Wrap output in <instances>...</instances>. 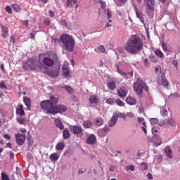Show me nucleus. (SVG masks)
<instances>
[{
	"mask_svg": "<svg viewBox=\"0 0 180 180\" xmlns=\"http://www.w3.org/2000/svg\"><path fill=\"white\" fill-rule=\"evenodd\" d=\"M125 50L129 54H137L143 50V39L136 34L131 35L127 41Z\"/></svg>",
	"mask_w": 180,
	"mask_h": 180,
	"instance_id": "1",
	"label": "nucleus"
},
{
	"mask_svg": "<svg viewBox=\"0 0 180 180\" xmlns=\"http://www.w3.org/2000/svg\"><path fill=\"white\" fill-rule=\"evenodd\" d=\"M57 60H58V56H57V53L53 51L39 55V67L40 68H44L45 70H47L49 67L54 65V63Z\"/></svg>",
	"mask_w": 180,
	"mask_h": 180,
	"instance_id": "2",
	"label": "nucleus"
},
{
	"mask_svg": "<svg viewBox=\"0 0 180 180\" xmlns=\"http://www.w3.org/2000/svg\"><path fill=\"white\" fill-rule=\"evenodd\" d=\"M42 107L44 110H46V113H48V115H56L58 113H64L67 112V107L63 104L52 105L49 103H48V104L42 103Z\"/></svg>",
	"mask_w": 180,
	"mask_h": 180,
	"instance_id": "3",
	"label": "nucleus"
},
{
	"mask_svg": "<svg viewBox=\"0 0 180 180\" xmlns=\"http://www.w3.org/2000/svg\"><path fill=\"white\" fill-rule=\"evenodd\" d=\"M63 47L64 50L68 51L69 53H72L74 51V46H75V39L72 36H70L68 34H64L61 35V39Z\"/></svg>",
	"mask_w": 180,
	"mask_h": 180,
	"instance_id": "4",
	"label": "nucleus"
},
{
	"mask_svg": "<svg viewBox=\"0 0 180 180\" xmlns=\"http://www.w3.org/2000/svg\"><path fill=\"white\" fill-rule=\"evenodd\" d=\"M134 89L138 96H141V95H143V89L146 92L148 91V86L140 78H137L136 81L134 83Z\"/></svg>",
	"mask_w": 180,
	"mask_h": 180,
	"instance_id": "5",
	"label": "nucleus"
},
{
	"mask_svg": "<svg viewBox=\"0 0 180 180\" xmlns=\"http://www.w3.org/2000/svg\"><path fill=\"white\" fill-rule=\"evenodd\" d=\"M146 13L150 19L154 18V6L155 0H145Z\"/></svg>",
	"mask_w": 180,
	"mask_h": 180,
	"instance_id": "6",
	"label": "nucleus"
},
{
	"mask_svg": "<svg viewBox=\"0 0 180 180\" xmlns=\"http://www.w3.org/2000/svg\"><path fill=\"white\" fill-rule=\"evenodd\" d=\"M37 67L36 60L33 58H28L27 60L22 64V68L25 71H34V70H36Z\"/></svg>",
	"mask_w": 180,
	"mask_h": 180,
	"instance_id": "7",
	"label": "nucleus"
},
{
	"mask_svg": "<svg viewBox=\"0 0 180 180\" xmlns=\"http://www.w3.org/2000/svg\"><path fill=\"white\" fill-rule=\"evenodd\" d=\"M159 128L158 127H153L152 128V133L153 134V146L154 147H158V146H161V138L158 135H157V133H158Z\"/></svg>",
	"mask_w": 180,
	"mask_h": 180,
	"instance_id": "8",
	"label": "nucleus"
},
{
	"mask_svg": "<svg viewBox=\"0 0 180 180\" xmlns=\"http://www.w3.org/2000/svg\"><path fill=\"white\" fill-rule=\"evenodd\" d=\"M58 99H59V97L58 96H51L50 98H49V100H45L44 101H41L40 103V106L42 109H44L43 108V103H50V105H51L52 106H57V104L58 103Z\"/></svg>",
	"mask_w": 180,
	"mask_h": 180,
	"instance_id": "9",
	"label": "nucleus"
},
{
	"mask_svg": "<svg viewBox=\"0 0 180 180\" xmlns=\"http://www.w3.org/2000/svg\"><path fill=\"white\" fill-rule=\"evenodd\" d=\"M60 72V65L58 64L54 65L51 69L46 72L47 75L52 77L53 78L58 77Z\"/></svg>",
	"mask_w": 180,
	"mask_h": 180,
	"instance_id": "10",
	"label": "nucleus"
},
{
	"mask_svg": "<svg viewBox=\"0 0 180 180\" xmlns=\"http://www.w3.org/2000/svg\"><path fill=\"white\" fill-rule=\"evenodd\" d=\"M134 9L135 11L136 18L139 19L140 22L143 25V27L145 29H147V25H146V22L144 20V14L141 11H139V9H137V6H136L134 4H133Z\"/></svg>",
	"mask_w": 180,
	"mask_h": 180,
	"instance_id": "11",
	"label": "nucleus"
},
{
	"mask_svg": "<svg viewBox=\"0 0 180 180\" xmlns=\"http://www.w3.org/2000/svg\"><path fill=\"white\" fill-rule=\"evenodd\" d=\"M15 141L18 146H23L26 141V134L18 133L15 134Z\"/></svg>",
	"mask_w": 180,
	"mask_h": 180,
	"instance_id": "12",
	"label": "nucleus"
},
{
	"mask_svg": "<svg viewBox=\"0 0 180 180\" xmlns=\"http://www.w3.org/2000/svg\"><path fill=\"white\" fill-rule=\"evenodd\" d=\"M116 67H117V72H118V74H120V75L125 78V79H129V78H132L133 71L126 73L123 72V70H120V68H119V65H117Z\"/></svg>",
	"mask_w": 180,
	"mask_h": 180,
	"instance_id": "13",
	"label": "nucleus"
},
{
	"mask_svg": "<svg viewBox=\"0 0 180 180\" xmlns=\"http://www.w3.org/2000/svg\"><path fill=\"white\" fill-rule=\"evenodd\" d=\"M70 130L73 134H80L82 132V127L78 125L70 126Z\"/></svg>",
	"mask_w": 180,
	"mask_h": 180,
	"instance_id": "14",
	"label": "nucleus"
},
{
	"mask_svg": "<svg viewBox=\"0 0 180 180\" xmlns=\"http://www.w3.org/2000/svg\"><path fill=\"white\" fill-rule=\"evenodd\" d=\"M86 144L90 146H95L96 144V136L94 134H91L90 136L86 140Z\"/></svg>",
	"mask_w": 180,
	"mask_h": 180,
	"instance_id": "15",
	"label": "nucleus"
},
{
	"mask_svg": "<svg viewBox=\"0 0 180 180\" xmlns=\"http://www.w3.org/2000/svg\"><path fill=\"white\" fill-rule=\"evenodd\" d=\"M117 120H119L117 118V115L114 114V112H113V115H112L110 120L108 122V127H115V126H116V123H117Z\"/></svg>",
	"mask_w": 180,
	"mask_h": 180,
	"instance_id": "16",
	"label": "nucleus"
},
{
	"mask_svg": "<svg viewBox=\"0 0 180 180\" xmlns=\"http://www.w3.org/2000/svg\"><path fill=\"white\" fill-rule=\"evenodd\" d=\"M161 78H162V86H164V88H166V89H168V88L169 86V82L165 78V72L161 73Z\"/></svg>",
	"mask_w": 180,
	"mask_h": 180,
	"instance_id": "17",
	"label": "nucleus"
},
{
	"mask_svg": "<svg viewBox=\"0 0 180 180\" xmlns=\"http://www.w3.org/2000/svg\"><path fill=\"white\" fill-rule=\"evenodd\" d=\"M166 126H170L171 127H175L176 126V123H175V120L172 117H169L166 119Z\"/></svg>",
	"mask_w": 180,
	"mask_h": 180,
	"instance_id": "18",
	"label": "nucleus"
},
{
	"mask_svg": "<svg viewBox=\"0 0 180 180\" xmlns=\"http://www.w3.org/2000/svg\"><path fill=\"white\" fill-rule=\"evenodd\" d=\"M1 28L2 32V37H8V36H9V30L8 29V27L1 25Z\"/></svg>",
	"mask_w": 180,
	"mask_h": 180,
	"instance_id": "19",
	"label": "nucleus"
},
{
	"mask_svg": "<svg viewBox=\"0 0 180 180\" xmlns=\"http://www.w3.org/2000/svg\"><path fill=\"white\" fill-rule=\"evenodd\" d=\"M117 95L120 98H126V96H127V90H126V89L121 88L118 90Z\"/></svg>",
	"mask_w": 180,
	"mask_h": 180,
	"instance_id": "20",
	"label": "nucleus"
},
{
	"mask_svg": "<svg viewBox=\"0 0 180 180\" xmlns=\"http://www.w3.org/2000/svg\"><path fill=\"white\" fill-rule=\"evenodd\" d=\"M15 113L19 116H25V110H23V105H18V108H16Z\"/></svg>",
	"mask_w": 180,
	"mask_h": 180,
	"instance_id": "21",
	"label": "nucleus"
},
{
	"mask_svg": "<svg viewBox=\"0 0 180 180\" xmlns=\"http://www.w3.org/2000/svg\"><path fill=\"white\" fill-rule=\"evenodd\" d=\"M23 102H24L25 105L27 106V110H30V108H32L30 99L29 98H27V96H25L23 98Z\"/></svg>",
	"mask_w": 180,
	"mask_h": 180,
	"instance_id": "22",
	"label": "nucleus"
},
{
	"mask_svg": "<svg viewBox=\"0 0 180 180\" xmlns=\"http://www.w3.org/2000/svg\"><path fill=\"white\" fill-rule=\"evenodd\" d=\"M165 153L167 158H172V150L169 148V146L165 147Z\"/></svg>",
	"mask_w": 180,
	"mask_h": 180,
	"instance_id": "23",
	"label": "nucleus"
},
{
	"mask_svg": "<svg viewBox=\"0 0 180 180\" xmlns=\"http://www.w3.org/2000/svg\"><path fill=\"white\" fill-rule=\"evenodd\" d=\"M126 102L127 103H128V105H136V98L129 96L126 98Z\"/></svg>",
	"mask_w": 180,
	"mask_h": 180,
	"instance_id": "24",
	"label": "nucleus"
},
{
	"mask_svg": "<svg viewBox=\"0 0 180 180\" xmlns=\"http://www.w3.org/2000/svg\"><path fill=\"white\" fill-rule=\"evenodd\" d=\"M51 43H53V44H58L59 46H61V43H62L61 36H60V39H57V38L51 37Z\"/></svg>",
	"mask_w": 180,
	"mask_h": 180,
	"instance_id": "25",
	"label": "nucleus"
},
{
	"mask_svg": "<svg viewBox=\"0 0 180 180\" xmlns=\"http://www.w3.org/2000/svg\"><path fill=\"white\" fill-rule=\"evenodd\" d=\"M62 88H63V89H65V91L68 92V94L69 95H72V94H74V89H72V87H71L68 85L62 86Z\"/></svg>",
	"mask_w": 180,
	"mask_h": 180,
	"instance_id": "26",
	"label": "nucleus"
},
{
	"mask_svg": "<svg viewBox=\"0 0 180 180\" xmlns=\"http://www.w3.org/2000/svg\"><path fill=\"white\" fill-rule=\"evenodd\" d=\"M64 147H65V144H64L63 142H60L56 146V151H63Z\"/></svg>",
	"mask_w": 180,
	"mask_h": 180,
	"instance_id": "27",
	"label": "nucleus"
},
{
	"mask_svg": "<svg viewBox=\"0 0 180 180\" xmlns=\"http://www.w3.org/2000/svg\"><path fill=\"white\" fill-rule=\"evenodd\" d=\"M55 124L60 130L64 129V125H63V122H61V120L58 119H55Z\"/></svg>",
	"mask_w": 180,
	"mask_h": 180,
	"instance_id": "28",
	"label": "nucleus"
},
{
	"mask_svg": "<svg viewBox=\"0 0 180 180\" xmlns=\"http://www.w3.org/2000/svg\"><path fill=\"white\" fill-rule=\"evenodd\" d=\"M96 126H102L103 124V119L102 117H96L94 120Z\"/></svg>",
	"mask_w": 180,
	"mask_h": 180,
	"instance_id": "29",
	"label": "nucleus"
},
{
	"mask_svg": "<svg viewBox=\"0 0 180 180\" xmlns=\"http://www.w3.org/2000/svg\"><path fill=\"white\" fill-rule=\"evenodd\" d=\"M107 86L110 91H115L116 89V83L115 82H110L107 84Z\"/></svg>",
	"mask_w": 180,
	"mask_h": 180,
	"instance_id": "30",
	"label": "nucleus"
},
{
	"mask_svg": "<svg viewBox=\"0 0 180 180\" xmlns=\"http://www.w3.org/2000/svg\"><path fill=\"white\" fill-rule=\"evenodd\" d=\"M49 158L50 160H51V161H58L60 157L58 156V155H57L56 153H53L50 155Z\"/></svg>",
	"mask_w": 180,
	"mask_h": 180,
	"instance_id": "31",
	"label": "nucleus"
},
{
	"mask_svg": "<svg viewBox=\"0 0 180 180\" xmlns=\"http://www.w3.org/2000/svg\"><path fill=\"white\" fill-rule=\"evenodd\" d=\"M27 140L29 146H33L34 141H33V138H32L30 132L29 131L27 132Z\"/></svg>",
	"mask_w": 180,
	"mask_h": 180,
	"instance_id": "32",
	"label": "nucleus"
},
{
	"mask_svg": "<svg viewBox=\"0 0 180 180\" xmlns=\"http://www.w3.org/2000/svg\"><path fill=\"white\" fill-rule=\"evenodd\" d=\"M89 101L91 104L98 103V98L96 97V96H90Z\"/></svg>",
	"mask_w": 180,
	"mask_h": 180,
	"instance_id": "33",
	"label": "nucleus"
},
{
	"mask_svg": "<svg viewBox=\"0 0 180 180\" xmlns=\"http://www.w3.org/2000/svg\"><path fill=\"white\" fill-rule=\"evenodd\" d=\"M63 136L64 140H67V139H70V131H68V129L63 130Z\"/></svg>",
	"mask_w": 180,
	"mask_h": 180,
	"instance_id": "34",
	"label": "nucleus"
},
{
	"mask_svg": "<svg viewBox=\"0 0 180 180\" xmlns=\"http://www.w3.org/2000/svg\"><path fill=\"white\" fill-rule=\"evenodd\" d=\"M114 115H117V119H119V117H121V119L126 120V114L124 113H122L120 112H114Z\"/></svg>",
	"mask_w": 180,
	"mask_h": 180,
	"instance_id": "35",
	"label": "nucleus"
},
{
	"mask_svg": "<svg viewBox=\"0 0 180 180\" xmlns=\"http://www.w3.org/2000/svg\"><path fill=\"white\" fill-rule=\"evenodd\" d=\"M12 8L14 12H16L17 13H19V12L22 11V9L20 8V6L18 4H13Z\"/></svg>",
	"mask_w": 180,
	"mask_h": 180,
	"instance_id": "36",
	"label": "nucleus"
},
{
	"mask_svg": "<svg viewBox=\"0 0 180 180\" xmlns=\"http://www.w3.org/2000/svg\"><path fill=\"white\" fill-rule=\"evenodd\" d=\"M139 169L141 171H147V169H148V165H147V163L143 162L141 164Z\"/></svg>",
	"mask_w": 180,
	"mask_h": 180,
	"instance_id": "37",
	"label": "nucleus"
},
{
	"mask_svg": "<svg viewBox=\"0 0 180 180\" xmlns=\"http://www.w3.org/2000/svg\"><path fill=\"white\" fill-rule=\"evenodd\" d=\"M83 126L84 127H85V129H89V127H92V123L91 122V121H84L83 122Z\"/></svg>",
	"mask_w": 180,
	"mask_h": 180,
	"instance_id": "38",
	"label": "nucleus"
},
{
	"mask_svg": "<svg viewBox=\"0 0 180 180\" xmlns=\"http://www.w3.org/2000/svg\"><path fill=\"white\" fill-rule=\"evenodd\" d=\"M162 49L164 51H169L168 45L164 41H162Z\"/></svg>",
	"mask_w": 180,
	"mask_h": 180,
	"instance_id": "39",
	"label": "nucleus"
},
{
	"mask_svg": "<svg viewBox=\"0 0 180 180\" xmlns=\"http://www.w3.org/2000/svg\"><path fill=\"white\" fill-rule=\"evenodd\" d=\"M155 56H158V57H160V58H162L164 56V53H162V51L160 49H157L155 51Z\"/></svg>",
	"mask_w": 180,
	"mask_h": 180,
	"instance_id": "40",
	"label": "nucleus"
},
{
	"mask_svg": "<svg viewBox=\"0 0 180 180\" xmlns=\"http://www.w3.org/2000/svg\"><path fill=\"white\" fill-rule=\"evenodd\" d=\"M150 122L152 126H154L158 123V119L157 118H150Z\"/></svg>",
	"mask_w": 180,
	"mask_h": 180,
	"instance_id": "41",
	"label": "nucleus"
},
{
	"mask_svg": "<svg viewBox=\"0 0 180 180\" xmlns=\"http://www.w3.org/2000/svg\"><path fill=\"white\" fill-rule=\"evenodd\" d=\"M160 114L163 117H165V116L168 115V111L167 110V109L162 108L160 110Z\"/></svg>",
	"mask_w": 180,
	"mask_h": 180,
	"instance_id": "42",
	"label": "nucleus"
},
{
	"mask_svg": "<svg viewBox=\"0 0 180 180\" xmlns=\"http://www.w3.org/2000/svg\"><path fill=\"white\" fill-rule=\"evenodd\" d=\"M66 5L68 8H74V4L72 3V0H67Z\"/></svg>",
	"mask_w": 180,
	"mask_h": 180,
	"instance_id": "43",
	"label": "nucleus"
},
{
	"mask_svg": "<svg viewBox=\"0 0 180 180\" xmlns=\"http://www.w3.org/2000/svg\"><path fill=\"white\" fill-rule=\"evenodd\" d=\"M17 122L20 124H25V118L22 117H17Z\"/></svg>",
	"mask_w": 180,
	"mask_h": 180,
	"instance_id": "44",
	"label": "nucleus"
},
{
	"mask_svg": "<svg viewBox=\"0 0 180 180\" xmlns=\"http://www.w3.org/2000/svg\"><path fill=\"white\" fill-rule=\"evenodd\" d=\"M125 169L127 171H131L132 172L136 171V167L133 166V165H130V166H127Z\"/></svg>",
	"mask_w": 180,
	"mask_h": 180,
	"instance_id": "45",
	"label": "nucleus"
},
{
	"mask_svg": "<svg viewBox=\"0 0 180 180\" xmlns=\"http://www.w3.org/2000/svg\"><path fill=\"white\" fill-rule=\"evenodd\" d=\"M138 122H139V123H141V124H143V126H146V121H145L144 118H143V117H139Z\"/></svg>",
	"mask_w": 180,
	"mask_h": 180,
	"instance_id": "46",
	"label": "nucleus"
},
{
	"mask_svg": "<svg viewBox=\"0 0 180 180\" xmlns=\"http://www.w3.org/2000/svg\"><path fill=\"white\" fill-rule=\"evenodd\" d=\"M115 100L114 98H108L106 100L105 103H108V105H115Z\"/></svg>",
	"mask_w": 180,
	"mask_h": 180,
	"instance_id": "47",
	"label": "nucleus"
},
{
	"mask_svg": "<svg viewBox=\"0 0 180 180\" xmlns=\"http://www.w3.org/2000/svg\"><path fill=\"white\" fill-rule=\"evenodd\" d=\"M64 77H68L70 75V70L68 68H63V70Z\"/></svg>",
	"mask_w": 180,
	"mask_h": 180,
	"instance_id": "48",
	"label": "nucleus"
},
{
	"mask_svg": "<svg viewBox=\"0 0 180 180\" xmlns=\"http://www.w3.org/2000/svg\"><path fill=\"white\" fill-rule=\"evenodd\" d=\"M1 180H10L9 176L4 172L1 173Z\"/></svg>",
	"mask_w": 180,
	"mask_h": 180,
	"instance_id": "49",
	"label": "nucleus"
},
{
	"mask_svg": "<svg viewBox=\"0 0 180 180\" xmlns=\"http://www.w3.org/2000/svg\"><path fill=\"white\" fill-rule=\"evenodd\" d=\"M143 64H144L145 67H146L147 68H148V67H150V60H148V58H145L143 60Z\"/></svg>",
	"mask_w": 180,
	"mask_h": 180,
	"instance_id": "50",
	"label": "nucleus"
},
{
	"mask_svg": "<svg viewBox=\"0 0 180 180\" xmlns=\"http://www.w3.org/2000/svg\"><path fill=\"white\" fill-rule=\"evenodd\" d=\"M128 119H131V117H134V114H133V112H127L125 114V119L126 118Z\"/></svg>",
	"mask_w": 180,
	"mask_h": 180,
	"instance_id": "51",
	"label": "nucleus"
},
{
	"mask_svg": "<svg viewBox=\"0 0 180 180\" xmlns=\"http://www.w3.org/2000/svg\"><path fill=\"white\" fill-rule=\"evenodd\" d=\"M5 9H6V12H7V13L12 15V8L10 6H6Z\"/></svg>",
	"mask_w": 180,
	"mask_h": 180,
	"instance_id": "52",
	"label": "nucleus"
},
{
	"mask_svg": "<svg viewBox=\"0 0 180 180\" xmlns=\"http://www.w3.org/2000/svg\"><path fill=\"white\" fill-rule=\"evenodd\" d=\"M115 103H117L118 106H124V103H123V101L120 99L116 100Z\"/></svg>",
	"mask_w": 180,
	"mask_h": 180,
	"instance_id": "53",
	"label": "nucleus"
},
{
	"mask_svg": "<svg viewBox=\"0 0 180 180\" xmlns=\"http://www.w3.org/2000/svg\"><path fill=\"white\" fill-rule=\"evenodd\" d=\"M105 13H107V16L108 19H110L112 18V11L108 9L107 11H105Z\"/></svg>",
	"mask_w": 180,
	"mask_h": 180,
	"instance_id": "54",
	"label": "nucleus"
},
{
	"mask_svg": "<svg viewBox=\"0 0 180 180\" xmlns=\"http://www.w3.org/2000/svg\"><path fill=\"white\" fill-rule=\"evenodd\" d=\"M158 126H167V121L166 120H162L158 123Z\"/></svg>",
	"mask_w": 180,
	"mask_h": 180,
	"instance_id": "55",
	"label": "nucleus"
},
{
	"mask_svg": "<svg viewBox=\"0 0 180 180\" xmlns=\"http://www.w3.org/2000/svg\"><path fill=\"white\" fill-rule=\"evenodd\" d=\"M150 60L152 63H157V61H158V60H157V58L155 57V56H154V54H152V56H150Z\"/></svg>",
	"mask_w": 180,
	"mask_h": 180,
	"instance_id": "56",
	"label": "nucleus"
},
{
	"mask_svg": "<svg viewBox=\"0 0 180 180\" xmlns=\"http://www.w3.org/2000/svg\"><path fill=\"white\" fill-rule=\"evenodd\" d=\"M98 50L99 51H101V53H105V51H106L105 46H103V45H101L100 46H98Z\"/></svg>",
	"mask_w": 180,
	"mask_h": 180,
	"instance_id": "57",
	"label": "nucleus"
},
{
	"mask_svg": "<svg viewBox=\"0 0 180 180\" xmlns=\"http://www.w3.org/2000/svg\"><path fill=\"white\" fill-rule=\"evenodd\" d=\"M0 88L1 89H7V86H6V85L5 84V82H0Z\"/></svg>",
	"mask_w": 180,
	"mask_h": 180,
	"instance_id": "58",
	"label": "nucleus"
},
{
	"mask_svg": "<svg viewBox=\"0 0 180 180\" xmlns=\"http://www.w3.org/2000/svg\"><path fill=\"white\" fill-rule=\"evenodd\" d=\"M136 155H137V157H138L139 158H141V157H143V156L144 155V153H143V150H139V151L137 152Z\"/></svg>",
	"mask_w": 180,
	"mask_h": 180,
	"instance_id": "59",
	"label": "nucleus"
},
{
	"mask_svg": "<svg viewBox=\"0 0 180 180\" xmlns=\"http://www.w3.org/2000/svg\"><path fill=\"white\" fill-rule=\"evenodd\" d=\"M100 4L101 5V9H106V3L105 1H100Z\"/></svg>",
	"mask_w": 180,
	"mask_h": 180,
	"instance_id": "60",
	"label": "nucleus"
},
{
	"mask_svg": "<svg viewBox=\"0 0 180 180\" xmlns=\"http://www.w3.org/2000/svg\"><path fill=\"white\" fill-rule=\"evenodd\" d=\"M44 25H46V26H50L51 22L49 19H45L44 20Z\"/></svg>",
	"mask_w": 180,
	"mask_h": 180,
	"instance_id": "61",
	"label": "nucleus"
},
{
	"mask_svg": "<svg viewBox=\"0 0 180 180\" xmlns=\"http://www.w3.org/2000/svg\"><path fill=\"white\" fill-rule=\"evenodd\" d=\"M115 169H116V167L115 166H110L109 167V172H115Z\"/></svg>",
	"mask_w": 180,
	"mask_h": 180,
	"instance_id": "62",
	"label": "nucleus"
},
{
	"mask_svg": "<svg viewBox=\"0 0 180 180\" xmlns=\"http://www.w3.org/2000/svg\"><path fill=\"white\" fill-rule=\"evenodd\" d=\"M9 154H10V160H13V158H15V153H13V152L12 151H9Z\"/></svg>",
	"mask_w": 180,
	"mask_h": 180,
	"instance_id": "63",
	"label": "nucleus"
},
{
	"mask_svg": "<svg viewBox=\"0 0 180 180\" xmlns=\"http://www.w3.org/2000/svg\"><path fill=\"white\" fill-rule=\"evenodd\" d=\"M103 131L105 133H108L110 129H109V127L108 126L104 127V128L103 129Z\"/></svg>",
	"mask_w": 180,
	"mask_h": 180,
	"instance_id": "64",
	"label": "nucleus"
}]
</instances>
